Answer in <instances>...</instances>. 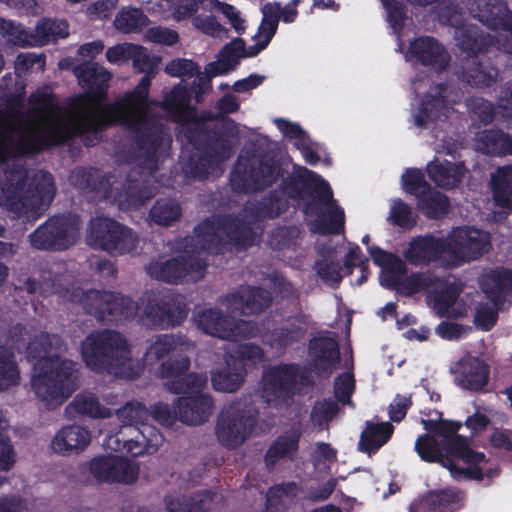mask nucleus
I'll list each match as a JSON object with an SVG mask.
<instances>
[{"label": "nucleus", "instance_id": "1", "mask_svg": "<svg viewBox=\"0 0 512 512\" xmlns=\"http://www.w3.org/2000/svg\"><path fill=\"white\" fill-rule=\"evenodd\" d=\"M73 73L89 92L77 96L64 116L47 115L49 102L45 94L30 96V108L26 111L28 156L49 145L63 144L76 136H85V144L92 146L102 129L116 123L127 126L124 119L106 121V110L113 104L102 103L112 78L106 68L86 61L73 67Z\"/></svg>", "mask_w": 512, "mask_h": 512}, {"label": "nucleus", "instance_id": "2", "mask_svg": "<svg viewBox=\"0 0 512 512\" xmlns=\"http://www.w3.org/2000/svg\"><path fill=\"white\" fill-rule=\"evenodd\" d=\"M255 235L250 222L231 216H213L196 226L192 236L176 242L178 256L151 261L146 271L152 278L167 283H177L185 276L196 281L204 277L207 267L203 252L223 253L233 247L246 248L254 243Z\"/></svg>", "mask_w": 512, "mask_h": 512}, {"label": "nucleus", "instance_id": "3", "mask_svg": "<svg viewBox=\"0 0 512 512\" xmlns=\"http://www.w3.org/2000/svg\"><path fill=\"white\" fill-rule=\"evenodd\" d=\"M131 60L134 69L144 73V76L133 91L125 93L108 107L106 120L124 119L127 122L135 143L145 154L148 167L153 170L157 168V152L168 147L171 142V135L165 126L167 120L153 116V112L158 110L155 107L157 102L148 100L151 81L157 73L160 58L135 45Z\"/></svg>", "mask_w": 512, "mask_h": 512}, {"label": "nucleus", "instance_id": "4", "mask_svg": "<svg viewBox=\"0 0 512 512\" xmlns=\"http://www.w3.org/2000/svg\"><path fill=\"white\" fill-rule=\"evenodd\" d=\"M215 108L217 114L207 113L202 119H196L194 110L192 118L178 121L185 124L188 140L195 149L184 170L198 180L223 173V162L232 155L237 135L235 122L226 117L239 109L237 98L233 94H225L217 101Z\"/></svg>", "mask_w": 512, "mask_h": 512}, {"label": "nucleus", "instance_id": "5", "mask_svg": "<svg viewBox=\"0 0 512 512\" xmlns=\"http://www.w3.org/2000/svg\"><path fill=\"white\" fill-rule=\"evenodd\" d=\"M368 252L374 263L381 268L382 286L405 296L420 291L427 292L429 305L440 317H458L465 314V307L458 301L462 286L456 280L440 279L424 273L404 277L406 265L398 256L376 246H368Z\"/></svg>", "mask_w": 512, "mask_h": 512}, {"label": "nucleus", "instance_id": "6", "mask_svg": "<svg viewBox=\"0 0 512 512\" xmlns=\"http://www.w3.org/2000/svg\"><path fill=\"white\" fill-rule=\"evenodd\" d=\"M467 8L470 15L484 25L499 30L498 39L492 41L495 36H485L476 26L460 22L456 8L447 5L440 8L437 18L441 23L455 27L454 38L459 49L472 56L495 46L498 50L512 55V15L506 5L501 0H469Z\"/></svg>", "mask_w": 512, "mask_h": 512}, {"label": "nucleus", "instance_id": "7", "mask_svg": "<svg viewBox=\"0 0 512 512\" xmlns=\"http://www.w3.org/2000/svg\"><path fill=\"white\" fill-rule=\"evenodd\" d=\"M0 206L17 217L34 221L52 202L56 187L53 176L45 171L31 176L20 159L0 151Z\"/></svg>", "mask_w": 512, "mask_h": 512}, {"label": "nucleus", "instance_id": "8", "mask_svg": "<svg viewBox=\"0 0 512 512\" xmlns=\"http://www.w3.org/2000/svg\"><path fill=\"white\" fill-rule=\"evenodd\" d=\"M29 350L36 360L32 387L37 397L47 407L61 405L79 387L76 364L61 357L66 345L58 335L42 333Z\"/></svg>", "mask_w": 512, "mask_h": 512}, {"label": "nucleus", "instance_id": "9", "mask_svg": "<svg viewBox=\"0 0 512 512\" xmlns=\"http://www.w3.org/2000/svg\"><path fill=\"white\" fill-rule=\"evenodd\" d=\"M136 145H138L136 143ZM139 158H142L141 164L147 170L148 175L145 179H137L138 173L133 170L127 175L126 183L117 181L114 175H106L104 172L95 169H76L73 171L70 179L74 186L79 188L82 193L92 201L108 200L117 203L120 208H138L156 195V186L152 183L153 173L158 170H151L147 165V159L143 151L137 146ZM167 147L162 148L156 154L157 163L160 156Z\"/></svg>", "mask_w": 512, "mask_h": 512}, {"label": "nucleus", "instance_id": "10", "mask_svg": "<svg viewBox=\"0 0 512 512\" xmlns=\"http://www.w3.org/2000/svg\"><path fill=\"white\" fill-rule=\"evenodd\" d=\"M189 367V358L180 356L179 359L162 362L158 374L161 378H167L164 385L168 391L186 395L177 399L178 419L187 425L197 426L212 415L213 400L209 394L202 393L207 377L197 373L187 374Z\"/></svg>", "mask_w": 512, "mask_h": 512}, {"label": "nucleus", "instance_id": "11", "mask_svg": "<svg viewBox=\"0 0 512 512\" xmlns=\"http://www.w3.org/2000/svg\"><path fill=\"white\" fill-rule=\"evenodd\" d=\"M287 197L298 204L302 203L305 220L311 232L320 233V179L306 168L288 178L282 190L274 191L258 205L247 207L245 211L254 212L256 220L275 218L287 210Z\"/></svg>", "mask_w": 512, "mask_h": 512}, {"label": "nucleus", "instance_id": "12", "mask_svg": "<svg viewBox=\"0 0 512 512\" xmlns=\"http://www.w3.org/2000/svg\"><path fill=\"white\" fill-rule=\"evenodd\" d=\"M309 355L311 363L280 364L269 367L262 377V398L274 408L287 407L295 394L305 392L314 383V377L320 375V337L310 341Z\"/></svg>", "mask_w": 512, "mask_h": 512}, {"label": "nucleus", "instance_id": "13", "mask_svg": "<svg viewBox=\"0 0 512 512\" xmlns=\"http://www.w3.org/2000/svg\"><path fill=\"white\" fill-rule=\"evenodd\" d=\"M86 365L96 372L116 377L134 378L138 365L131 356L126 338L114 330L93 332L81 344Z\"/></svg>", "mask_w": 512, "mask_h": 512}, {"label": "nucleus", "instance_id": "14", "mask_svg": "<svg viewBox=\"0 0 512 512\" xmlns=\"http://www.w3.org/2000/svg\"><path fill=\"white\" fill-rule=\"evenodd\" d=\"M165 72L173 77H194V80L190 86L183 80L170 91H164L163 101L157 102L155 107L176 122L189 120L194 116L190 99L194 97L200 103L210 89V78L214 75H210L206 69L205 73L201 72L197 63L184 58L169 61Z\"/></svg>", "mask_w": 512, "mask_h": 512}, {"label": "nucleus", "instance_id": "15", "mask_svg": "<svg viewBox=\"0 0 512 512\" xmlns=\"http://www.w3.org/2000/svg\"><path fill=\"white\" fill-rule=\"evenodd\" d=\"M353 355L349 346L341 349L331 336L322 335V378L337 373L334 380V397L322 401V423L329 422L340 412V405L351 404V395L355 389L353 374Z\"/></svg>", "mask_w": 512, "mask_h": 512}, {"label": "nucleus", "instance_id": "16", "mask_svg": "<svg viewBox=\"0 0 512 512\" xmlns=\"http://www.w3.org/2000/svg\"><path fill=\"white\" fill-rule=\"evenodd\" d=\"M427 81L416 78L412 88L421 99L412 105V120L415 126L425 129L441 127L454 111L453 106L463 97L461 89L451 84H433L424 89Z\"/></svg>", "mask_w": 512, "mask_h": 512}, {"label": "nucleus", "instance_id": "17", "mask_svg": "<svg viewBox=\"0 0 512 512\" xmlns=\"http://www.w3.org/2000/svg\"><path fill=\"white\" fill-rule=\"evenodd\" d=\"M421 460L437 463L446 468L454 480L482 482L486 486L500 475L498 465L486 459L483 452L477 450H416Z\"/></svg>", "mask_w": 512, "mask_h": 512}, {"label": "nucleus", "instance_id": "18", "mask_svg": "<svg viewBox=\"0 0 512 512\" xmlns=\"http://www.w3.org/2000/svg\"><path fill=\"white\" fill-rule=\"evenodd\" d=\"M65 298L72 303L81 304L86 313L103 323H117L132 319L139 305L130 297L118 292L84 290L80 287L67 290Z\"/></svg>", "mask_w": 512, "mask_h": 512}, {"label": "nucleus", "instance_id": "19", "mask_svg": "<svg viewBox=\"0 0 512 512\" xmlns=\"http://www.w3.org/2000/svg\"><path fill=\"white\" fill-rule=\"evenodd\" d=\"M488 422V418L480 412L469 416L465 421V428L470 431L467 435L461 432V422L423 419L422 424L428 434L416 440L415 448H436L437 445H443L444 448H470L473 435L482 431Z\"/></svg>", "mask_w": 512, "mask_h": 512}, {"label": "nucleus", "instance_id": "20", "mask_svg": "<svg viewBox=\"0 0 512 512\" xmlns=\"http://www.w3.org/2000/svg\"><path fill=\"white\" fill-rule=\"evenodd\" d=\"M479 285L490 302L477 305L474 323L488 331L496 324L499 310L512 300V271L502 267L485 271L479 278Z\"/></svg>", "mask_w": 512, "mask_h": 512}, {"label": "nucleus", "instance_id": "21", "mask_svg": "<svg viewBox=\"0 0 512 512\" xmlns=\"http://www.w3.org/2000/svg\"><path fill=\"white\" fill-rule=\"evenodd\" d=\"M258 409L245 396L223 408L218 415L215 434L221 445L236 448L250 436L257 423Z\"/></svg>", "mask_w": 512, "mask_h": 512}, {"label": "nucleus", "instance_id": "22", "mask_svg": "<svg viewBox=\"0 0 512 512\" xmlns=\"http://www.w3.org/2000/svg\"><path fill=\"white\" fill-rule=\"evenodd\" d=\"M80 225L71 214L54 215L27 237L33 249L60 252L69 249L79 239Z\"/></svg>", "mask_w": 512, "mask_h": 512}, {"label": "nucleus", "instance_id": "23", "mask_svg": "<svg viewBox=\"0 0 512 512\" xmlns=\"http://www.w3.org/2000/svg\"><path fill=\"white\" fill-rule=\"evenodd\" d=\"M445 240L446 265L452 267L478 260L492 248L490 234L472 226L453 228Z\"/></svg>", "mask_w": 512, "mask_h": 512}, {"label": "nucleus", "instance_id": "24", "mask_svg": "<svg viewBox=\"0 0 512 512\" xmlns=\"http://www.w3.org/2000/svg\"><path fill=\"white\" fill-rule=\"evenodd\" d=\"M279 176L274 161L258 156H239L231 173V185L237 192L250 193L271 186Z\"/></svg>", "mask_w": 512, "mask_h": 512}, {"label": "nucleus", "instance_id": "25", "mask_svg": "<svg viewBox=\"0 0 512 512\" xmlns=\"http://www.w3.org/2000/svg\"><path fill=\"white\" fill-rule=\"evenodd\" d=\"M234 315L224 314L216 307L204 308L194 314V321L204 333L223 340L238 341L258 335L255 323L236 319Z\"/></svg>", "mask_w": 512, "mask_h": 512}, {"label": "nucleus", "instance_id": "26", "mask_svg": "<svg viewBox=\"0 0 512 512\" xmlns=\"http://www.w3.org/2000/svg\"><path fill=\"white\" fill-rule=\"evenodd\" d=\"M89 241L112 255H123L136 249L138 238L133 231L110 218L91 221Z\"/></svg>", "mask_w": 512, "mask_h": 512}, {"label": "nucleus", "instance_id": "27", "mask_svg": "<svg viewBox=\"0 0 512 512\" xmlns=\"http://www.w3.org/2000/svg\"><path fill=\"white\" fill-rule=\"evenodd\" d=\"M0 151L12 159L28 156L26 112L13 106L0 110Z\"/></svg>", "mask_w": 512, "mask_h": 512}, {"label": "nucleus", "instance_id": "28", "mask_svg": "<svg viewBox=\"0 0 512 512\" xmlns=\"http://www.w3.org/2000/svg\"><path fill=\"white\" fill-rule=\"evenodd\" d=\"M138 312L147 325L162 328L179 325L188 314V308L182 297H171L167 300L144 296L138 304Z\"/></svg>", "mask_w": 512, "mask_h": 512}, {"label": "nucleus", "instance_id": "29", "mask_svg": "<svg viewBox=\"0 0 512 512\" xmlns=\"http://www.w3.org/2000/svg\"><path fill=\"white\" fill-rule=\"evenodd\" d=\"M271 303V293L254 286H240L234 292L218 298V304L224 306L226 312L241 316L259 314L270 307Z\"/></svg>", "mask_w": 512, "mask_h": 512}, {"label": "nucleus", "instance_id": "30", "mask_svg": "<svg viewBox=\"0 0 512 512\" xmlns=\"http://www.w3.org/2000/svg\"><path fill=\"white\" fill-rule=\"evenodd\" d=\"M89 469L97 480L105 482L130 484L138 476V466L135 462L113 454L94 458Z\"/></svg>", "mask_w": 512, "mask_h": 512}, {"label": "nucleus", "instance_id": "31", "mask_svg": "<svg viewBox=\"0 0 512 512\" xmlns=\"http://www.w3.org/2000/svg\"><path fill=\"white\" fill-rule=\"evenodd\" d=\"M254 38L256 39L255 45L248 48L245 47V42L242 38H235L226 44L219 52L217 61L211 62L206 66L207 72L210 75L227 73L235 69L239 59L258 55L271 41L267 37L260 38L259 33Z\"/></svg>", "mask_w": 512, "mask_h": 512}, {"label": "nucleus", "instance_id": "32", "mask_svg": "<svg viewBox=\"0 0 512 512\" xmlns=\"http://www.w3.org/2000/svg\"><path fill=\"white\" fill-rule=\"evenodd\" d=\"M116 414L122 422L126 423V425L115 437V442L117 445L122 442L123 448H134L135 446H144V448H157L159 446L157 442H153L152 440H147L146 443H143L138 437L127 438L128 434L136 432L141 434V437L145 439L144 432L139 431L133 427V424L144 425V423L150 418V411L140 402L129 401L123 407L117 409Z\"/></svg>", "mask_w": 512, "mask_h": 512}, {"label": "nucleus", "instance_id": "33", "mask_svg": "<svg viewBox=\"0 0 512 512\" xmlns=\"http://www.w3.org/2000/svg\"><path fill=\"white\" fill-rule=\"evenodd\" d=\"M405 57L406 60L415 58L422 65L431 67L437 72L445 69L450 59L444 47L432 37L415 39L410 44Z\"/></svg>", "mask_w": 512, "mask_h": 512}, {"label": "nucleus", "instance_id": "34", "mask_svg": "<svg viewBox=\"0 0 512 512\" xmlns=\"http://www.w3.org/2000/svg\"><path fill=\"white\" fill-rule=\"evenodd\" d=\"M467 106L473 116L483 124H488L497 117L512 120V82L501 90L496 109L483 98L470 99Z\"/></svg>", "mask_w": 512, "mask_h": 512}, {"label": "nucleus", "instance_id": "35", "mask_svg": "<svg viewBox=\"0 0 512 512\" xmlns=\"http://www.w3.org/2000/svg\"><path fill=\"white\" fill-rule=\"evenodd\" d=\"M453 373L457 385L463 389L477 391L487 384L489 369L478 357L465 355L457 362Z\"/></svg>", "mask_w": 512, "mask_h": 512}, {"label": "nucleus", "instance_id": "36", "mask_svg": "<svg viewBox=\"0 0 512 512\" xmlns=\"http://www.w3.org/2000/svg\"><path fill=\"white\" fill-rule=\"evenodd\" d=\"M446 240L434 236H419L411 240L404 252L405 258L412 264H426L441 260L446 264Z\"/></svg>", "mask_w": 512, "mask_h": 512}, {"label": "nucleus", "instance_id": "37", "mask_svg": "<svg viewBox=\"0 0 512 512\" xmlns=\"http://www.w3.org/2000/svg\"><path fill=\"white\" fill-rule=\"evenodd\" d=\"M322 237L333 235L343 238L345 227L344 210L333 199V193L327 181L322 179Z\"/></svg>", "mask_w": 512, "mask_h": 512}, {"label": "nucleus", "instance_id": "38", "mask_svg": "<svg viewBox=\"0 0 512 512\" xmlns=\"http://www.w3.org/2000/svg\"><path fill=\"white\" fill-rule=\"evenodd\" d=\"M245 371L240 360L233 356L225 358V365L215 369L211 374V383L220 392H235L243 383Z\"/></svg>", "mask_w": 512, "mask_h": 512}, {"label": "nucleus", "instance_id": "39", "mask_svg": "<svg viewBox=\"0 0 512 512\" xmlns=\"http://www.w3.org/2000/svg\"><path fill=\"white\" fill-rule=\"evenodd\" d=\"M490 189L495 205L506 216L512 213V166L498 167L490 175Z\"/></svg>", "mask_w": 512, "mask_h": 512}, {"label": "nucleus", "instance_id": "40", "mask_svg": "<svg viewBox=\"0 0 512 512\" xmlns=\"http://www.w3.org/2000/svg\"><path fill=\"white\" fill-rule=\"evenodd\" d=\"M427 172L430 179L439 187L451 189L456 187L464 178L467 169L463 163H452L435 159L428 163Z\"/></svg>", "mask_w": 512, "mask_h": 512}, {"label": "nucleus", "instance_id": "41", "mask_svg": "<svg viewBox=\"0 0 512 512\" xmlns=\"http://www.w3.org/2000/svg\"><path fill=\"white\" fill-rule=\"evenodd\" d=\"M474 145L485 154L504 156L512 153V138L500 130H484L476 134Z\"/></svg>", "mask_w": 512, "mask_h": 512}, {"label": "nucleus", "instance_id": "42", "mask_svg": "<svg viewBox=\"0 0 512 512\" xmlns=\"http://www.w3.org/2000/svg\"><path fill=\"white\" fill-rule=\"evenodd\" d=\"M66 413L72 417L86 415L92 418H108L112 415L111 409L102 407L97 397L90 392L78 394L66 407Z\"/></svg>", "mask_w": 512, "mask_h": 512}, {"label": "nucleus", "instance_id": "43", "mask_svg": "<svg viewBox=\"0 0 512 512\" xmlns=\"http://www.w3.org/2000/svg\"><path fill=\"white\" fill-rule=\"evenodd\" d=\"M194 349V344L181 336L161 335L158 336L146 352L148 360H161L172 351H190Z\"/></svg>", "mask_w": 512, "mask_h": 512}, {"label": "nucleus", "instance_id": "44", "mask_svg": "<svg viewBox=\"0 0 512 512\" xmlns=\"http://www.w3.org/2000/svg\"><path fill=\"white\" fill-rule=\"evenodd\" d=\"M68 26L65 21L42 19L31 32L32 46H42L51 41L68 36Z\"/></svg>", "mask_w": 512, "mask_h": 512}, {"label": "nucleus", "instance_id": "45", "mask_svg": "<svg viewBox=\"0 0 512 512\" xmlns=\"http://www.w3.org/2000/svg\"><path fill=\"white\" fill-rule=\"evenodd\" d=\"M181 216V204L171 198L158 199L149 211V219L163 227H169L178 222Z\"/></svg>", "mask_w": 512, "mask_h": 512}, {"label": "nucleus", "instance_id": "46", "mask_svg": "<svg viewBox=\"0 0 512 512\" xmlns=\"http://www.w3.org/2000/svg\"><path fill=\"white\" fill-rule=\"evenodd\" d=\"M461 78L471 86L490 88L497 81L498 71L487 62H473L463 70Z\"/></svg>", "mask_w": 512, "mask_h": 512}, {"label": "nucleus", "instance_id": "47", "mask_svg": "<svg viewBox=\"0 0 512 512\" xmlns=\"http://www.w3.org/2000/svg\"><path fill=\"white\" fill-rule=\"evenodd\" d=\"M90 432L77 425L60 429L52 440V448H85L90 443Z\"/></svg>", "mask_w": 512, "mask_h": 512}, {"label": "nucleus", "instance_id": "48", "mask_svg": "<svg viewBox=\"0 0 512 512\" xmlns=\"http://www.w3.org/2000/svg\"><path fill=\"white\" fill-rule=\"evenodd\" d=\"M394 427L389 422L367 421L361 433L360 443L365 448H380L391 438Z\"/></svg>", "mask_w": 512, "mask_h": 512}, {"label": "nucleus", "instance_id": "49", "mask_svg": "<svg viewBox=\"0 0 512 512\" xmlns=\"http://www.w3.org/2000/svg\"><path fill=\"white\" fill-rule=\"evenodd\" d=\"M149 19L141 9L124 8L116 16L114 26L123 33H135L148 26Z\"/></svg>", "mask_w": 512, "mask_h": 512}, {"label": "nucleus", "instance_id": "50", "mask_svg": "<svg viewBox=\"0 0 512 512\" xmlns=\"http://www.w3.org/2000/svg\"><path fill=\"white\" fill-rule=\"evenodd\" d=\"M19 371L14 354L7 348L0 347V391L18 384Z\"/></svg>", "mask_w": 512, "mask_h": 512}, {"label": "nucleus", "instance_id": "51", "mask_svg": "<svg viewBox=\"0 0 512 512\" xmlns=\"http://www.w3.org/2000/svg\"><path fill=\"white\" fill-rule=\"evenodd\" d=\"M449 202L445 195L429 189L418 199V208L428 217L437 218L448 210Z\"/></svg>", "mask_w": 512, "mask_h": 512}, {"label": "nucleus", "instance_id": "52", "mask_svg": "<svg viewBox=\"0 0 512 512\" xmlns=\"http://www.w3.org/2000/svg\"><path fill=\"white\" fill-rule=\"evenodd\" d=\"M280 11L281 5L279 3L275 2L264 5L262 9L263 19L258 30L260 38L267 37L268 40L272 39L278 27Z\"/></svg>", "mask_w": 512, "mask_h": 512}, {"label": "nucleus", "instance_id": "53", "mask_svg": "<svg viewBox=\"0 0 512 512\" xmlns=\"http://www.w3.org/2000/svg\"><path fill=\"white\" fill-rule=\"evenodd\" d=\"M388 220L403 229H411L416 223L411 208L400 199L392 200Z\"/></svg>", "mask_w": 512, "mask_h": 512}, {"label": "nucleus", "instance_id": "54", "mask_svg": "<svg viewBox=\"0 0 512 512\" xmlns=\"http://www.w3.org/2000/svg\"><path fill=\"white\" fill-rule=\"evenodd\" d=\"M297 486L293 483L271 488L267 494V509L273 512L279 505L288 503L297 494Z\"/></svg>", "mask_w": 512, "mask_h": 512}, {"label": "nucleus", "instance_id": "55", "mask_svg": "<svg viewBox=\"0 0 512 512\" xmlns=\"http://www.w3.org/2000/svg\"><path fill=\"white\" fill-rule=\"evenodd\" d=\"M199 5H201L203 9H216L220 11L229 19L237 33L241 34L244 32L245 27L243 20L239 17L233 6L218 0H197V8Z\"/></svg>", "mask_w": 512, "mask_h": 512}, {"label": "nucleus", "instance_id": "56", "mask_svg": "<svg viewBox=\"0 0 512 512\" xmlns=\"http://www.w3.org/2000/svg\"><path fill=\"white\" fill-rule=\"evenodd\" d=\"M403 189L415 195L418 199L426 193L430 187L425 182L423 174L417 169H407L402 175Z\"/></svg>", "mask_w": 512, "mask_h": 512}, {"label": "nucleus", "instance_id": "57", "mask_svg": "<svg viewBox=\"0 0 512 512\" xmlns=\"http://www.w3.org/2000/svg\"><path fill=\"white\" fill-rule=\"evenodd\" d=\"M193 26L202 33L212 37L227 38V29L224 28L212 15H198L192 19Z\"/></svg>", "mask_w": 512, "mask_h": 512}, {"label": "nucleus", "instance_id": "58", "mask_svg": "<svg viewBox=\"0 0 512 512\" xmlns=\"http://www.w3.org/2000/svg\"><path fill=\"white\" fill-rule=\"evenodd\" d=\"M303 331L298 328L296 330H289L287 328H277L267 333L264 336L265 342L269 343L272 347L280 348L288 345L289 343L298 340L302 337Z\"/></svg>", "mask_w": 512, "mask_h": 512}, {"label": "nucleus", "instance_id": "59", "mask_svg": "<svg viewBox=\"0 0 512 512\" xmlns=\"http://www.w3.org/2000/svg\"><path fill=\"white\" fill-rule=\"evenodd\" d=\"M344 275V269L334 256H327L322 259V281L332 287L337 286Z\"/></svg>", "mask_w": 512, "mask_h": 512}, {"label": "nucleus", "instance_id": "60", "mask_svg": "<svg viewBox=\"0 0 512 512\" xmlns=\"http://www.w3.org/2000/svg\"><path fill=\"white\" fill-rule=\"evenodd\" d=\"M381 1L387 13V21L389 22L393 32L398 35L404 23L403 7L396 0Z\"/></svg>", "mask_w": 512, "mask_h": 512}, {"label": "nucleus", "instance_id": "61", "mask_svg": "<svg viewBox=\"0 0 512 512\" xmlns=\"http://www.w3.org/2000/svg\"><path fill=\"white\" fill-rule=\"evenodd\" d=\"M150 417L164 426H172L178 419V408L172 409L167 403L159 402L150 411Z\"/></svg>", "mask_w": 512, "mask_h": 512}, {"label": "nucleus", "instance_id": "62", "mask_svg": "<svg viewBox=\"0 0 512 512\" xmlns=\"http://www.w3.org/2000/svg\"><path fill=\"white\" fill-rule=\"evenodd\" d=\"M135 45L130 43L117 44L106 51V58L110 63L121 64L131 60Z\"/></svg>", "mask_w": 512, "mask_h": 512}, {"label": "nucleus", "instance_id": "63", "mask_svg": "<svg viewBox=\"0 0 512 512\" xmlns=\"http://www.w3.org/2000/svg\"><path fill=\"white\" fill-rule=\"evenodd\" d=\"M147 38L155 43L171 46L178 39V33L175 30L166 27H153L147 31Z\"/></svg>", "mask_w": 512, "mask_h": 512}, {"label": "nucleus", "instance_id": "64", "mask_svg": "<svg viewBox=\"0 0 512 512\" xmlns=\"http://www.w3.org/2000/svg\"><path fill=\"white\" fill-rule=\"evenodd\" d=\"M31 32L27 31L21 24L13 22L12 28L9 29L5 39L8 43L16 46H32L30 43Z\"/></svg>", "mask_w": 512, "mask_h": 512}]
</instances>
